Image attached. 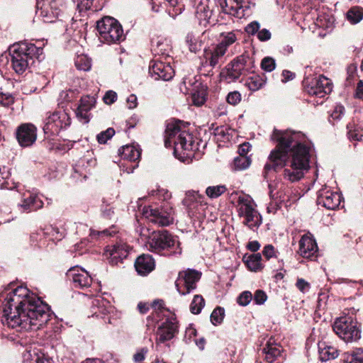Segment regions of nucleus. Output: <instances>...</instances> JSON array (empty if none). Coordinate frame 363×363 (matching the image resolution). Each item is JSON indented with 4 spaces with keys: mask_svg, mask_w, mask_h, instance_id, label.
<instances>
[{
    "mask_svg": "<svg viewBox=\"0 0 363 363\" xmlns=\"http://www.w3.org/2000/svg\"><path fill=\"white\" fill-rule=\"evenodd\" d=\"M271 139L277 145L271 151L264 170L277 171L278 168L285 166L291 157L290 164L284 169L283 177L291 182L301 180L310 167V149L303 143L304 135L300 132L274 129Z\"/></svg>",
    "mask_w": 363,
    "mask_h": 363,
    "instance_id": "nucleus-1",
    "label": "nucleus"
},
{
    "mask_svg": "<svg viewBox=\"0 0 363 363\" xmlns=\"http://www.w3.org/2000/svg\"><path fill=\"white\" fill-rule=\"evenodd\" d=\"M1 322L18 330H36L50 320L49 307L23 286L9 293L2 303Z\"/></svg>",
    "mask_w": 363,
    "mask_h": 363,
    "instance_id": "nucleus-2",
    "label": "nucleus"
},
{
    "mask_svg": "<svg viewBox=\"0 0 363 363\" xmlns=\"http://www.w3.org/2000/svg\"><path fill=\"white\" fill-rule=\"evenodd\" d=\"M181 121L169 122L165 130L164 145L166 147L174 146V152H183L189 156L188 152L196 149L194 136L181 127Z\"/></svg>",
    "mask_w": 363,
    "mask_h": 363,
    "instance_id": "nucleus-3",
    "label": "nucleus"
},
{
    "mask_svg": "<svg viewBox=\"0 0 363 363\" xmlns=\"http://www.w3.org/2000/svg\"><path fill=\"white\" fill-rule=\"evenodd\" d=\"M42 54L43 48L33 43L21 42L15 44L10 49L11 66L16 73L21 74Z\"/></svg>",
    "mask_w": 363,
    "mask_h": 363,
    "instance_id": "nucleus-4",
    "label": "nucleus"
},
{
    "mask_svg": "<svg viewBox=\"0 0 363 363\" xmlns=\"http://www.w3.org/2000/svg\"><path fill=\"white\" fill-rule=\"evenodd\" d=\"M256 206L254 200L249 195L239 196L235 205L238 216L245 218L243 224L252 230L257 228L262 223V216Z\"/></svg>",
    "mask_w": 363,
    "mask_h": 363,
    "instance_id": "nucleus-5",
    "label": "nucleus"
},
{
    "mask_svg": "<svg viewBox=\"0 0 363 363\" xmlns=\"http://www.w3.org/2000/svg\"><path fill=\"white\" fill-rule=\"evenodd\" d=\"M101 41L107 44L118 43L124 39L123 30L117 20L106 16L97 22Z\"/></svg>",
    "mask_w": 363,
    "mask_h": 363,
    "instance_id": "nucleus-6",
    "label": "nucleus"
},
{
    "mask_svg": "<svg viewBox=\"0 0 363 363\" xmlns=\"http://www.w3.org/2000/svg\"><path fill=\"white\" fill-rule=\"evenodd\" d=\"M254 61L248 55L242 54L232 60L221 72L222 77L230 83L238 79L242 75L252 72Z\"/></svg>",
    "mask_w": 363,
    "mask_h": 363,
    "instance_id": "nucleus-7",
    "label": "nucleus"
},
{
    "mask_svg": "<svg viewBox=\"0 0 363 363\" xmlns=\"http://www.w3.org/2000/svg\"><path fill=\"white\" fill-rule=\"evenodd\" d=\"M333 329L336 335L346 342L357 341L361 337L357 322L350 315L336 318Z\"/></svg>",
    "mask_w": 363,
    "mask_h": 363,
    "instance_id": "nucleus-8",
    "label": "nucleus"
},
{
    "mask_svg": "<svg viewBox=\"0 0 363 363\" xmlns=\"http://www.w3.org/2000/svg\"><path fill=\"white\" fill-rule=\"evenodd\" d=\"M174 211L169 203L161 207L155 206H144L143 216L150 222L159 226H168L174 222Z\"/></svg>",
    "mask_w": 363,
    "mask_h": 363,
    "instance_id": "nucleus-9",
    "label": "nucleus"
},
{
    "mask_svg": "<svg viewBox=\"0 0 363 363\" xmlns=\"http://www.w3.org/2000/svg\"><path fill=\"white\" fill-rule=\"evenodd\" d=\"M36 9L38 17L45 23H53L63 14L64 0H38Z\"/></svg>",
    "mask_w": 363,
    "mask_h": 363,
    "instance_id": "nucleus-10",
    "label": "nucleus"
},
{
    "mask_svg": "<svg viewBox=\"0 0 363 363\" xmlns=\"http://www.w3.org/2000/svg\"><path fill=\"white\" fill-rule=\"evenodd\" d=\"M176 240L167 230L154 231L148 238L146 247L148 250L160 255L174 246Z\"/></svg>",
    "mask_w": 363,
    "mask_h": 363,
    "instance_id": "nucleus-11",
    "label": "nucleus"
},
{
    "mask_svg": "<svg viewBox=\"0 0 363 363\" xmlns=\"http://www.w3.org/2000/svg\"><path fill=\"white\" fill-rule=\"evenodd\" d=\"M69 124L70 118L65 111L48 112L44 121L43 131L46 135H55Z\"/></svg>",
    "mask_w": 363,
    "mask_h": 363,
    "instance_id": "nucleus-12",
    "label": "nucleus"
},
{
    "mask_svg": "<svg viewBox=\"0 0 363 363\" xmlns=\"http://www.w3.org/2000/svg\"><path fill=\"white\" fill-rule=\"evenodd\" d=\"M303 84L308 94L319 98H323L326 94H330L333 89V84L330 79L323 75L313 79L305 78Z\"/></svg>",
    "mask_w": 363,
    "mask_h": 363,
    "instance_id": "nucleus-13",
    "label": "nucleus"
},
{
    "mask_svg": "<svg viewBox=\"0 0 363 363\" xmlns=\"http://www.w3.org/2000/svg\"><path fill=\"white\" fill-rule=\"evenodd\" d=\"M201 276V274L195 269H188L180 272L175 282L179 293L182 295L191 293L196 288V283L200 279Z\"/></svg>",
    "mask_w": 363,
    "mask_h": 363,
    "instance_id": "nucleus-14",
    "label": "nucleus"
},
{
    "mask_svg": "<svg viewBox=\"0 0 363 363\" xmlns=\"http://www.w3.org/2000/svg\"><path fill=\"white\" fill-rule=\"evenodd\" d=\"M183 203L188 208V214L191 218L202 220L206 217L207 206L203 203L202 196L195 191H189Z\"/></svg>",
    "mask_w": 363,
    "mask_h": 363,
    "instance_id": "nucleus-15",
    "label": "nucleus"
},
{
    "mask_svg": "<svg viewBox=\"0 0 363 363\" xmlns=\"http://www.w3.org/2000/svg\"><path fill=\"white\" fill-rule=\"evenodd\" d=\"M221 7L224 13L238 18L248 16L251 13L250 0H224Z\"/></svg>",
    "mask_w": 363,
    "mask_h": 363,
    "instance_id": "nucleus-16",
    "label": "nucleus"
},
{
    "mask_svg": "<svg viewBox=\"0 0 363 363\" xmlns=\"http://www.w3.org/2000/svg\"><path fill=\"white\" fill-rule=\"evenodd\" d=\"M16 135L21 147H29L37 139V128L32 123H23L18 127Z\"/></svg>",
    "mask_w": 363,
    "mask_h": 363,
    "instance_id": "nucleus-17",
    "label": "nucleus"
},
{
    "mask_svg": "<svg viewBox=\"0 0 363 363\" xmlns=\"http://www.w3.org/2000/svg\"><path fill=\"white\" fill-rule=\"evenodd\" d=\"M178 332L177 321L173 315L167 317L157 328V342L163 343L172 340Z\"/></svg>",
    "mask_w": 363,
    "mask_h": 363,
    "instance_id": "nucleus-18",
    "label": "nucleus"
},
{
    "mask_svg": "<svg viewBox=\"0 0 363 363\" xmlns=\"http://www.w3.org/2000/svg\"><path fill=\"white\" fill-rule=\"evenodd\" d=\"M342 197L337 193L330 189H321L318 191L317 203L329 210H335L341 203Z\"/></svg>",
    "mask_w": 363,
    "mask_h": 363,
    "instance_id": "nucleus-19",
    "label": "nucleus"
},
{
    "mask_svg": "<svg viewBox=\"0 0 363 363\" xmlns=\"http://www.w3.org/2000/svg\"><path fill=\"white\" fill-rule=\"evenodd\" d=\"M67 277L72 281L75 288H88L92 282V278L89 273L78 267L70 268L67 273Z\"/></svg>",
    "mask_w": 363,
    "mask_h": 363,
    "instance_id": "nucleus-20",
    "label": "nucleus"
},
{
    "mask_svg": "<svg viewBox=\"0 0 363 363\" xmlns=\"http://www.w3.org/2000/svg\"><path fill=\"white\" fill-rule=\"evenodd\" d=\"M150 73L155 79L170 80L174 74L170 64L160 60H152L150 65Z\"/></svg>",
    "mask_w": 363,
    "mask_h": 363,
    "instance_id": "nucleus-21",
    "label": "nucleus"
},
{
    "mask_svg": "<svg viewBox=\"0 0 363 363\" xmlns=\"http://www.w3.org/2000/svg\"><path fill=\"white\" fill-rule=\"evenodd\" d=\"M21 195V203H18V207L22 211H34L43 206V202L38 194L26 191Z\"/></svg>",
    "mask_w": 363,
    "mask_h": 363,
    "instance_id": "nucleus-22",
    "label": "nucleus"
},
{
    "mask_svg": "<svg viewBox=\"0 0 363 363\" xmlns=\"http://www.w3.org/2000/svg\"><path fill=\"white\" fill-rule=\"evenodd\" d=\"M298 254L307 259L315 257L318 246L315 240L310 235H303L299 240Z\"/></svg>",
    "mask_w": 363,
    "mask_h": 363,
    "instance_id": "nucleus-23",
    "label": "nucleus"
},
{
    "mask_svg": "<svg viewBox=\"0 0 363 363\" xmlns=\"http://www.w3.org/2000/svg\"><path fill=\"white\" fill-rule=\"evenodd\" d=\"M96 99L94 96H84L80 99V103L76 110L77 118L83 123L89 121L90 110L94 106Z\"/></svg>",
    "mask_w": 363,
    "mask_h": 363,
    "instance_id": "nucleus-24",
    "label": "nucleus"
},
{
    "mask_svg": "<svg viewBox=\"0 0 363 363\" xmlns=\"http://www.w3.org/2000/svg\"><path fill=\"white\" fill-rule=\"evenodd\" d=\"M130 250V247L126 243L121 242L109 247L106 252L110 256V262L113 264H117L128 257Z\"/></svg>",
    "mask_w": 363,
    "mask_h": 363,
    "instance_id": "nucleus-25",
    "label": "nucleus"
},
{
    "mask_svg": "<svg viewBox=\"0 0 363 363\" xmlns=\"http://www.w3.org/2000/svg\"><path fill=\"white\" fill-rule=\"evenodd\" d=\"M281 346L269 339L262 350V356L266 362L273 363L281 356Z\"/></svg>",
    "mask_w": 363,
    "mask_h": 363,
    "instance_id": "nucleus-26",
    "label": "nucleus"
},
{
    "mask_svg": "<svg viewBox=\"0 0 363 363\" xmlns=\"http://www.w3.org/2000/svg\"><path fill=\"white\" fill-rule=\"evenodd\" d=\"M155 267V259L150 255L143 254L139 256L135 262V268L141 276L149 274Z\"/></svg>",
    "mask_w": 363,
    "mask_h": 363,
    "instance_id": "nucleus-27",
    "label": "nucleus"
},
{
    "mask_svg": "<svg viewBox=\"0 0 363 363\" xmlns=\"http://www.w3.org/2000/svg\"><path fill=\"white\" fill-rule=\"evenodd\" d=\"M225 52L218 48L217 45L212 50H204V61L202 63L203 67L210 66L211 68L216 67L219 65Z\"/></svg>",
    "mask_w": 363,
    "mask_h": 363,
    "instance_id": "nucleus-28",
    "label": "nucleus"
},
{
    "mask_svg": "<svg viewBox=\"0 0 363 363\" xmlns=\"http://www.w3.org/2000/svg\"><path fill=\"white\" fill-rule=\"evenodd\" d=\"M238 35L239 31L222 32L219 36V43L216 45L226 52L228 48L238 40Z\"/></svg>",
    "mask_w": 363,
    "mask_h": 363,
    "instance_id": "nucleus-29",
    "label": "nucleus"
},
{
    "mask_svg": "<svg viewBox=\"0 0 363 363\" xmlns=\"http://www.w3.org/2000/svg\"><path fill=\"white\" fill-rule=\"evenodd\" d=\"M318 351L320 359L323 362L334 359L337 357L338 350L330 345H327L325 342H320L318 344Z\"/></svg>",
    "mask_w": 363,
    "mask_h": 363,
    "instance_id": "nucleus-30",
    "label": "nucleus"
},
{
    "mask_svg": "<svg viewBox=\"0 0 363 363\" xmlns=\"http://www.w3.org/2000/svg\"><path fill=\"white\" fill-rule=\"evenodd\" d=\"M121 158L129 161H136L140 157V151L132 145H125L118 150Z\"/></svg>",
    "mask_w": 363,
    "mask_h": 363,
    "instance_id": "nucleus-31",
    "label": "nucleus"
},
{
    "mask_svg": "<svg viewBox=\"0 0 363 363\" xmlns=\"http://www.w3.org/2000/svg\"><path fill=\"white\" fill-rule=\"evenodd\" d=\"M212 15V11L210 10L208 6L203 3L199 4L196 9V16L199 21L200 24L208 23Z\"/></svg>",
    "mask_w": 363,
    "mask_h": 363,
    "instance_id": "nucleus-32",
    "label": "nucleus"
},
{
    "mask_svg": "<svg viewBox=\"0 0 363 363\" xmlns=\"http://www.w3.org/2000/svg\"><path fill=\"white\" fill-rule=\"evenodd\" d=\"M245 258V262L250 271L257 272L263 268L260 253L253 254Z\"/></svg>",
    "mask_w": 363,
    "mask_h": 363,
    "instance_id": "nucleus-33",
    "label": "nucleus"
},
{
    "mask_svg": "<svg viewBox=\"0 0 363 363\" xmlns=\"http://www.w3.org/2000/svg\"><path fill=\"white\" fill-rule=\"evenodd\" d=\"M266 83V77L264 74L262 76L255 74L249 77L245 83L248 89L252 91H256L260 89Z\"/></svg>",
    "mask_w": 363,
    "mask_h": 363,
    "instance_id": "nucleus-34",
    "label": "nucleus"
},
{
    "mask_svg": "<svg viewBox=\"0 0 363 363\" xmlns=\"http://www.w3.org/2000/svg\"><path fill=\"white\" fill-rule=\"evenodd\" d=\"M347 18L352 24H357L363 19V9L352 7L347 13Z\"/></svg>",
    "mask_w": 363,
    "mask_h": 363,
    "instance_id": "nucleus-35",
    "label": "nucleus"
},
{
    "mask_svg": "<svg viewBox=\"0 0 363 363\" xmlns=\"http://www.w3.org/2000/svg\"><path fill=\"white\" fill-rule=\"evenodd\" d=\"M347 135L350 140L363 141V128L360 126L349 124Z\"/></svg>",
    "mask_w": 363,
    "mask_h": 363,
    "instance_id": "nucleus-36",
    "label": "nucleus"
},
{
    "mask_svg": "<svg viewBox=\"0 0 363 363\" xmlns=\"http://www.w3.org/2000/svg\"><path fill=\"white\" fill-rule=\"evenodd\" d=\"M9 175V172L6 167L2 168L0 167V187L1 189H14L18 187V184L12 182L10 185L7 180Z\"/></svg>",
    "mask_w": 363,
    "mask_h": 363,
    "instance_id": "nucleus-37",
    "label": "nucleus"
},
{
    "mask_svg": "<svg viewBox=\"0 0 363 363\" xmlns=\"http://www.w3.org/2000/svg\"><path fill=\"white\" fill-rule=\"evenodd\" d=\"M345 363H363V349L356 348L352 353L345 354Z\"/></svg>",
    "mask_w": 363,
    "mask_h": 363,
    "instance_id": "nucleus-38",
    "label": "nucleus"
},
{
    "mask_svg": "<svg viewBox=\"0 0 363 363\" xmlns=\"http://www.w3.org/2000/svg\"><path fill=\"white\" fill-rule=\"evenodd\" d=\"M191 98L194 105L198 106H201L206 101V91L203 87L196 89L192 91Z\"/></svg>",
    "mask_w": 363,
    "mask_h": 363,
    "instance_id": "nucleus-39",
    "label": "nucleus"
},
{
    "mask_svg": "<svg viewBox=\"0 0 363 363\" xmlns=\"http://www.w3.org/2000/svg\"><path fill=\"white\" fill-rule=\"evenodd\" d=\"M250 160L247 156H238L234 159L233 169L235 171H241L247 169L250 164Z\"/></svg>",
    "mask_w": 363,
    "mask_h": 363,
    "instance_id": "nucleus-40",
    "label": "nucleus"
},
{
    "mask_svg": "<svg viewBox=\"0 0 363 363\" xmlns=\"http://www.w3.org/2000/svg\"><path fill=\"white\" fill-rule=\"evenodd\" d=\"M204 306L205 301L202 296L195 295L190 304V311L194 314H199L201 313Z\"/></svg>",
    "mask_w": 363,
    "mask_h": 363,
    "instance_id": "nucleus-41",
    "label": "nucleus"
},
{
    "mask_svg": "<svg viewBox=\"0 0 363 363\" xmlns=\"http://www.w3.org/2000/svg\"><path fill=\"white\" fill-rule=\"evenodd\" d=\"M186 43L191 52L196 53L201 48V43L199 41L195 35L189 33L186 36Z\"/></svg>",
    "mask_w": 363,
    "mask_h": 363,
    "instance_id": "nucleus-42",
    "label": "nucleus"
},
{
    "mask_svg": "<svg viewBox=\"0 0 363 363\" xmlns=\"http://www.w3.org/2000/svg\"><path fill=\"white\" fill-rule=\"evenodd\" d=\"M226 190L225 185L211 186L206 188V194L211 199H216L224 194Z\"/></svg>",
    "mask_w": 363,
    "mask_h": 363,
    "instance_id": "nucleus-43",
    "label": "nucleus"
},
{
    "mask_svg": "<svg viewBox=\"0 0 363 363\" xmlns=\"http://www.w3.org/2000/svg\"><path fill=\"white\" fill-rule=\"evenodd\" d=\"M151 307L152 308L153 311L158 315L162 313L163 316H167L166 313H170L169 310L164 306V301L161 299L155 300L151 304Z\"/></svg>",
    "mask_w": 363,
    "mask_h": 363,
    "instance_id": "nucleus-44",
    "label": "nucleus"
},
{
    "mask_svg": "<svg viewBox=\"0 0 363 363\" xmlns=\"http://www.w3.org/2000/svg\"><path fill=\"white\" fill-rule=\"evenodd\" d=\"M225 311L221 307L216 308L211 315V321L213 325H217L220 323L224 318Z\"/></svg>",
    "mask_w": 363,
    "mask_h": 363,
    "instance_id": "nucleus-45",
    "label": "nucleus"
},
{
    "mask_svg": "<svg viewBox=\"0 0 363 363\" xmlns=\"http://www.w3.org/2000/svg\"><path fill=\"white\" fill-rule=\"evenodd\" d=\"M75 65L79 70L87 71L91 68V62L86 57L79 56L75 60Z\"/></svg>",
    "mask_w": 363,
    "mask_h": 363,
    "instance_id": "nucleus-46",
    "label": "nucleus"
},
{
    "mask_svg": "<svg viewBox=\"0 0 363 363\" xmlns=\"http://www.w3.org/2000/svg\"><path fill=\"white\" fill-rule=\"evenodd\" d=\"M115 134V130L112 128H109L105 131L101 132L97 135L96 138L99 143L105 144L109 139H111Z\"/></svg>",
    "mask_w": 363,
    "mask_h": 363,
    "instance_id": "nucleus-47",
    "label": "nucleus"
},
{
    "mask_svg": "<svg viewBox=\"0 0 363 363\" xmlns=\"http://www.w3.org/2000/svg\"><path fill=\"white\" fill-rule=\"evenodd\" d=\"M275 60L270 57H264L261 62V67L266 72H272L275 69Z\"/></svg>",
    "mask_w": 363,
    "mask_h": 363,
    "instance_id": "nucleus-48",
    "label": "nucleus"
},
{
    "mask_svg": "<svg viewBox=\"0 0 363 363\" xmlns=\"http://www.w3.org/2000/svg\"><path fill=\"white\" fill-rule=\"evenodd\" d=\"M99 312L98 313L95 311L94 315L96 317H101L102 319H104L106 323H108L109 324H113V319L110 315H108V313H110V311L106 308L105 307H99Z\"/></svg>",
    "mask_w": 363,
    "mask_h": 363,
    "instance_id": "nucleus-49",
    "label": "nucleus"
},
{
    "mask_svg": "<svg viewBox=\"0 0 363 363\" xmlns=\"http://www.w3.org/2000/svg\"><path fill=\"white\" fill-rule=\"evenodd\" d=\"M252 300V295L249 291H243L238 298L239 305L246 306Z\"/></svg>",
    "mask_w": 363,
    "mask_h": 363,
    "instance_id": "nucleus-50",
    "label": "nucleus"
},
{
    "mask_svg": "<svg viewBox=\"0 0 363 363\" xmlns=\"http://www.w3.org/2000/svg\"><path fill=\"white\" fill-rule=\"evenodd\" d=\"M277 254L278 251L275 250L272 245H267L262 250V255L267 260L272 257H277Z\"/></svg>",
    "mask_w": 363,
    "mask_h": 363,
    "instance_id": "nucleus-51",
    "label": "nucleus"
},
{
    "mask_svg": "<svg viewBox=\"0 0 363 363\" xmlns=\"http://www.w3.org/2000/svg\"><path fill=\"white\" fill-rule=\"evenodd\" d=\"M226 101L228 104L235 106L241 101V94L237 91L230 92L226 96Z\"/></svg>",
    "mask_w": 363,
    "mask_h": 363,
    "instance_id": "nucleus-52",
    "label": "nucleus"
},
{
    "mask_svg": "<svg viewBox=\"0 0 363 363\" xmlns=\"http://www.w3.org/2000/svg\"><path fill=\"white\" fill-rule=\"evenodd\" d=\"M14 102L13 96L9 93L0 92V104L4 106H9Z\"/></svg>",
    "mask_w": 363,
    "mask_h": 363,
    "instance_id": "nucleus-53",
    "label": "nucleus"
},
{
    "mask_svg": "<svg viewBox=\"0 0 363 363\" xmlns=\"http://www.w3.org/2000/svg\"><path fill=\"white\" fill-rule=\"evenodd\" d=\"M267 298L266 293L262 290H257L254 295V301L256 304H263Z\"/></svg>",
    "mask_w": 363,
    "mask_h": 363,
    "instance_id": "nucleus-54",
    "label": "nucleus"
},
{
    "mask_svg": "<svg viewBox=\"0 0 363 363\" xmlns=\"http://www.w3.org/2000/svg\"><path fill=\"white\" fill-rule=\"evenodd\" d=\"M260 25L257 21H252L245 27V32L249 35H255L257 33Z\"/></svg>",
    "mask_w": 363,
    "mask_h": 363,
    "instance_id": "nucleus-55",
    "label": "nucleus"
},
{
    "mask_svg": "<svg viewBox=\"0 0 363 363\" xmlns=\"http://www.w3.org/2000/svg\"><path fill=\"white\" fill-rule=\"evenodd\" d=\"M296 286L303 293H306L310 289V284L303 279H298Z\"/></svg>",
    "mask_w": 363,
    "mask_h": 363,
    "instance_id": "nucleus-56",
    "label": "nucleus"
},
{
    "mask_svg": "<svg viewBox=\"0 0 363 363\" xmlns=\"http://www.w3.org/2000/svg\"><path fill=\"white\" fill-rule=\"evenodd\" d=\"M148 352L147 348L143 347L137 351L133 355V359L135 362H140L145 359V356Z\"/></svg>",
    "mask_w": 363,
    "mask_h": 363,
    "instance_id": "nucleus-57",
    "label": "nucleus"
},
{
    "mask_svg": "<svg viewBox=\"0 0 363 363\" xmlns=\"http://www.w3.org/2000/svg\"><path fill=\"white\" fill-rule=\"evenodd\" d=\"M117 99V94L113 91H108L104 95L103 99L105 104H111L116 101Z\"/></svg>",
    "mask_w": 363,
    "mask_h": 363,
    "instance_id": "nucleus-58",
    "label": "nucleus"
},
{
    "mask_svg": "<svg viewBox=\"0 0 363 363\" xmlns=\"http://www.w3.org/2000/svg\"><path fill=\"white\" fill-rule=\"evenodd\" d=\"M345 111V108L342 105L335 106L333 111L331 113V117L335 120H338L340 118L341 116L343 114Z\"/></svg>",
    "mask_w": 363,
    "mask_h": 363,
    "instance_id": "nucleus-59",
    "label": "nucleus"
},
{
    "mask_svg": "<svg viewBox=\"0 0 363 363\" xmlns=\"http://www.w3.org/2000/svg\"><path fill=\"white\" fill-rule=\"evenodd\" d=\"M80 11L89 9L93 0H74Z\"/></svg>",
    "mask_w": 363,
    "mask_h": 363,
    "instance_id": "nucleus-60",
    "label": "nucleus"
},
{
    "mask_svg": "<svg viewBox=\"0 0 363 363\" xmlns=\"http://www.w3.org/2000/svg\"><path fill=\"white\" fill-rule=\"evenodd\" d=\"M257 38L260 41H266L271 38V33L269 30L264 28L257 32Z\"/></svg>",
    "mask_w": 363,
    "mask_h": 363,
    "instance_id": "nucleus-61",
    "label": "nucleus"
},
{
    "mask_svg": "<svg viewBox=\"0 0 363 363\" xmlns=\"http://www.w3.org/2000/svg\"><path fill=\"white\" fill-rule=\"evenodd\" d=\"M127 104L129 108H134L137 106V97L135 94H130L127 98Z\"/></svg>",
    "mask_w": 363,
    "mask_h": 363,
    "instance_id": "nucleus-62",
    "label": "nucleus"
},
{
    "mask_svg": "<svg viewBox=\"0 0 363 363\" xmlns=\"http://www.w3.org/2000/svg\"><path fill=\"white\" fill-rule=\"evenodd\" d=\"M250 145L248 143H245L242 144L239 147V154L240 156L244 155L246 156L247 152L250 151Z\"/></svg>",
    "mask_w": 363,
    "mask_h": 363,
    "instance_id": "nucleus-63",
    "label": "nucleus"
},
{
    "mask_svg": "<svg viewBox=\"0 0 363 363\" xmlns=\"http://www.w3.org/2000/svg\"><path fill=\"white\" fill-rule=\"evenodd\" d=\"M356 96L363 100V81L360 80L356 87Z\"/></svg>",
    "mask_w": 363,
    "mask_h": 363,
    "instance_id": "nucleus-64",
    "label": "nucleus"
}]
</instances>
